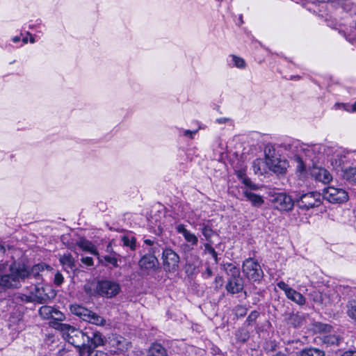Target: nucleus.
I'll return each instance as SVG.
<instances>
[{"label": "nucleus", "mask_w": 356, "mask_h": 356, "mask_svg": "<svg viewBox=\"0 0 356 356\" xmlns=\"http://www.w3.org/2000/svg\"><path fill=\"white\" fill-rule=\"evenodd\" d=\"M29 272L24 266L16 267L15 264L10 266L9 274H0V287L9 289L17 287L20 280L29 277Z\"/></svg>", "instance_id": "f257e3e1"}, {"label": "nucleus", "mask_w": 356, "mask_h": 356, "mask_svg": "<svg viewBox=\"0 0 356 356\" xmlns=\"http://www.w3.org/2000/svg\"><path fill=\"white\" fill-rule=\"evenodd\" d=\"M300 150L306 159L310 160L314 165L324 162L325 157L328 156L332 149L322 144L303 145Z\"/></svg>", "instance_id": "f03ea898"}, {"label": "nucleus", "mask_w": 356, "mask_h": 356, "mask_svg": "<svg viewBox=\"0 0 356 356\" xmlns=\"http://www.w3.org/2000/svg\"><path fill=\"white\" fill-rule=\"evenodd\" d=\"M63 337L68 343L77 348L81 356L83 350H90V347L86 344V342H89L88 332H84L70 325Z\"/></svg>", "instance_id": "7ed1b4c3"}, {"label": "nucleus", "mask_w": 356, "mask_h": 356, "mask_svg": "<svg viewBox=\"0 0 356 356\" xmlns=\"http://www.w3.org/2000/svg\"><path fill=\"white\" fill-rule=\"evenodd\" d=\"M266 164L269 169L277 174H284L287 168V163L282 160L273 146L267 145L264 150Z\"/></svg>", "instance_id": "20e7f679"}, {"label": "nucleus", "mask_w": 356, "mask_h": 356, "mask_svg": "<svg viewBox=\"0 0 356 356\" xmlns=\"http://www.w3.org/2000/svg\"><path fill=\"white\" fill-rule=\"evenodd\" d=\"M70 311L73 314L92 324L99 326L106 324V320L103 317L81 305H72L70 306Z\"/></svg>", "instance_id": "39448f33"}, {"label": "nucleus", "mask_w": 356, "mask_h": 356, "mask_svg": "<svg viewBox=\"0 0 356 356\" xmlns=\"http://www.w3.org/2000/svg\"><path fill=\"white\" fill-rule=\"evenodd\" d=\"M242 270L245 277L252 282H259L264 277L260 264L252 258H248L243 261Z\"/></svg>", "instance_id": "423d86ee"}, {"label": "nucleus", "mask_w": 356, "mask_h": 356, "mask_svg": "<svg viewBox=\"0 0 356 356\" xmlns=\"http://www.w3.org/2000/svg\"><path fill=\"white\" fill-rule=\"evenodd\" d=\"M322 196L324 200L333 204H340L348 200V193L343 188L328 186L323 191Z\"/></svg>", "instance_id": "0eeeda50"}, {"label": "nucleus", "mask_w": 356, "mask_h": 356, "mask_svg": "<svg viewBox=\"0 0 356 356\" xmlns=\"http://www.w3.org/2000/svg\"><path fill=\"white\" fill-rule=\"evenodd\" d=\"M120 285L115 281L102 280L99 281L97 285V293L108 298L116 296L120 291Z\"/></svg>", "instance_id": "6e6552de"}, {"label": "nucleus", "mask_w": 356, "mask_h": 356, "mask_svg": "<svg viewBox=\"0 0 356 356\" xmlns=\"http://www.w3.org/2000/svg\"><path fill=\"white\" fill-rule=\"evenodd\" d=\"M54 292L49 286H35L34 291H32L29 296H26V302H36L38 303H44L50 298L54 297Z\"/></svg>", "instance_id": "1a4fd4ad"}, {"label": "nucleus", "mask_w": 356, "mask_h": 356, "mask_svg": "<svg viewBox=\"0 0 356 356\" xmlns=\"http://www.w3.org/2000/svg\"><path fill=\"white\" fill-rule=\"evenodd\" d=\"M321 204V194L317 192H312L303 194L298 201V207L302 209H309L317 207Z\"/></svg>", "instance_id": "9d476101"}, {"label": "nucleus", "mask_w": 356, "mask_h": 356, "mask_svg": "<svg viewBox=\"0 0 356 356\" xmlns=\"http://www.w3.org/2000/svg\"><path fill=\"white\" fill-rule=\"evenodd\" d=\"M151 253L147 254L139 260L138 265L140 270L148 273L150 270L156 268L159 264L157 258L154 256L156 252V247H154L149 250Z\"/></svg>", "instance_id": "9b49d317"}, {"label": "nucleus", "mask_w": 356, "mask_h": 356, "mask_svg": "<svg viewBox=\"0 0 356 356\" xmlns=\"http://www.w3.org/2000/svg\"><path fill=\"white\" fill-rule=\"evenodd\" d=\"M162 259L165 270L175 271L177 269L179 262V257L172 249H165L163 251Z\"/></svg>", "instance_id": "f8f14e48"}, {"label": "nucleus", "mask_w": 356, "mask_h": 356, "mask_svg": "<svg viewBox=\"0 0 356 356\" xmlns=\"http://www.w3.org/2000/svg\"><path fill=\"white\" fill-rule=\"evenodd\" d=\"M277 286L281 290L284 291V293L288 299L294 302L298 305H303L306 302L305 298L295 289L291 288L287 284L283 281H280L277 284Z\"/></svg>", "instance_id": "ddd939ff"}, {"label": "nucleus", "mask_w": 356, "mask_h": 356, "mask_svg": "<svg viewBox=\"0 0 356 356\" xmlns=\"http://www.w3.org/2000/svg\"><path fill=\"white\" fill-rule=\"evenodd\" d=\"M272 201L275 207L280 211H291L294 206L291 197L284 193L276 194Z\"/></svg>", "instance_id": "4468645a"}, {"label": "nucleus", "mask_w": 356, "mask_h": 356, "mask_svg": "<svg viewBox=\"0 0 356 356\" xmlns=\"http://www.w3.org/2000/svg\"><path fill=\"white\" fill-rule=\"evenodd\" d=\"M310 175L315 180L323 184H328L332 179V176L327 170L316 165H313L310 169Z\"/></svg>", "instance_id": "2eb2a0df"}, {"label": "nucleus", "mask_w": 356, "mask_h": 356, "mask_svg": "<svg viewBox=\"0 0 356 356\" xmlns=\"http://www.w3.org/2000/svg\"><path fill=\"white\" fill-rule=\"evenodd\" d=\"M113 352L121 353L127 351L131 348V343L121 336L113 335L109 341Z\"/></svg>", "instance_id": "dca6fc26"}, {"label": "nucleus", "mask_w": 356, "mask_h": 356, "mask_svg": "<svg viewBox=\"0 0 356 356\" xmlns=\"http://www.w3.org/2000/svg\"><path fill=\"white\" fill-rule=\"evenodd\" d=\"M243 289V280L241 276L230 277L226 285V289L229 293H237Z\"/></svg>", "instance_id": "f3484780"}, {"label": "nucleus", "mask_w": 356, "mask_h": 356, "mask_svg": "<svg viewBox=\"0 0 356 356\" xmlns=\"http://www.w3.org/2000/svg\"><path fill=\"white\" fill-rule=\"evenodd\" d=\"M252 189L250 188H244L243 189V194L245 197L246 200L251 202V204L253 207H260L261 206L264 200L261 195H259L256 193H254L251 191Z\"/></svg>", "instance_id": "a211bd4d"}, {"label": "nucleus", "mask_w": 356, "mask_h": 356, "mask_svg": "<svg viewBox=\"0 0 356 356\" xmlns=\"http://www.w3.org/2000/svg\"><path fill=\"white\" fill-rule=\"evenodd\" d=\"M176 230L178 233L182 234L185 240L192 245H196L197 244V237L194 234L188 231L184 225H178L176 227Z\"/></svg>", "instance_id": "6ab92c4d"}, {"label": "nucleus", "mask_w": 356, "mask_h": 356, "mask_svg": "<svg viewBox=\"0 0 356 356\" xmlns=\"http://www.w3.org/2000/svg\"><path fill=\"white\" fill-rule=\"evenodd\" d=\"M236 175L237 177L241 180L243 184L245 186V188H250L252 189V191H257L259 188V186L254 184L250 179H249L245 174V171L244 170H239L236 172Z\"/></svg>", "instance_id": "aec40b11"}, {"label": "nucleus", "mask_w": 356, "mask_h": 356, "mask_svg": "<svg viewBox=\"0 0 356 356\" xmlns=\"http://www.w3.org/2000/svg\"><path fill=\"white\" fill-rule=\"evenodd\" d=\"M77 245L83 251L88 252L94 255L99 254L95 245L88 240L81 239L77 242Z\"/></svg>", "instance_id": "412c9836"}, {"label": "nucleus", "mask_w": 356, "mask_h": 356, "mask_svg": "<svg viewBox=\"0 0 356 356\" xmlns=\"http://www.w3.org/2000/svg\"><path fill=\"white\" fill-rule=\"evenodd\" d=\"M343 177L352 186H356V168H350L346 170Z\"/></svg>", "instance_id": "4be33fe9"}, {"label": "nucleus", "mask_w": 356, "mask_h": 356, "mask_svg": "<svg viewBox=\"0 0 356 356\" xmlns=\"http://www.w3.org/2000/svg\"><path fill=\"white\" fill-rule=\"evenodd\" d=\"M59 261L64 267L70 269L74 267V259L70 253H65L60 255Z\"/></svg>", "instance_id": "5701e85b"}, {"label": "nucleus", "mask_w": 356, "mask_h": 356, "mask_svg": "<svg viewBox=\"0 0 356 356\" xmlns=\"http://www.w3.org/2000/svg\"><path fill=\"white\" fill-rule=\"evenodd\" d=\"M89 341L95 346H103L104 344V338L99 332H89Z\"/></svg>", "instance_id": "b1692460"}, {"label": "nucleus", "mask_w": 356, "mask_h": 356, "mask_svg": "<svg viewBox=\"0 0 356 356\" xmlns=\"http://www.w3.org/2000/svg\"><path fill=\"white\" fill-rule=\"evenodd\" d=\"M148 356H167L166 350L161 344L155 343L149 349Z\"/></svg>", "instance_id": "393cba45"}, {"label": "nucleus", "mask_w": 356, "mask_h": 356, "mask_svg": "<svg viewBox=\"0 0 356 356\" xmlns=\"http://www.w3.org/2000/svg\"><path fill=\"white\" fill-rule=\"evenodd\" d=\"M45 269L51 270L52 268L44 263L36 264L32 267L31 270H28L29 272V277L33 275V277H36L39 275L40 272H42Z\"/></svg>", "instance_id": "a878e982"}, {"label": "nucleus", "mask_w": 356, "mask_h": 356, "mask_svg": "<svg viewBox=\"0 0 356 356\" xmlns=\"http://www.w3.org/2000/svg\"><path fill=\"white\" fill-rule=\"evenodd\" d=\"M346 314L356 323V300H353L348 302Z\"/></svg>", "instance_id": "bb28decb"}, {"label": "nucleus", "mask_w": 356, "mask_h": 356, "mask_svg": "<svg viewBox=\"0 0 356 356\" xmlns=\"http://www.w3.org/2000/svg\"><path fill=\"white\" fill-rule=\"evenodd\" d=\"M300 356H324V352L318 348H309L302 350Z\"/></svg>", "instance_id": "cd10ccee"}, {"label": "nucleus", "mask_w": 356, "mask_h": 356, "mask_svg": "<svg viewBox=\"0 0 356 356\" xmlns=\"http://www.w3.org/2000/svg\"><path fill=\"white\" fill-rule=\"evenodd\" d=\"M61 321H52L49 322V325L54 329L60 331L63 336L70 325L68 324L62 323H60Z\"/></svg>", "instance_id": "c85d7f7f"}, {"label": "nucleus", "mask_w": 356, "mask_h": 356, "mask_svg": "<svg viewBox=\"0 0 356 356\" xmlns=\"http://www.w3.org/2000/svg\"><path fill=\"white\" fill-rule=\"evenodd\" d=\"M61 321H52L49 322V325L54 329L60 331L63 336L70 325L68 324L62 323H60Z\"/></svg>", "instance_id": "c756f323"}, {"label": "nucleus", "mask_w": 356, "mask_h": 356, "mask_svg": "<svg viewBox=\"0 0 356 356\" xmlns=\"http://www.w3.org/2000/svg\"><path fill=\"white\" fill-rule=\"evenodd\" d=\"M54 308L50 306H42L39 309L40 316L45 319H49L52 316V313L54 312Z\"/></svg>", "instance_id": "7c9ffc66"}, {"label": "nucleus", "mask_w": 356, "mask_h": 356, "mask_svg": "<svg viewBox=\"0 0 356 356\" xmlns=\"http://www.w3.org/2000/svg\"><path fill=\"white\" fill-rule=\"evenodd\" d=\"M121 241L124 246L129 247L131 250H134L136 248V238L134 236H123Z\"/></svg>", "instance_id": "2f4dec72"}, {"label": "nucleus", "mask_w": 356, "mask_h": 356, "mask_svg": "<svg viewBox=\"0 0 356 356\" xmlns=\"http://www.w3.org/2000/svg\"><path fill=\"white\" fill-rule=\"evenodd\" d=\"M229 58H231V60L233 63V66L240 69H243L245 67L246 63L243 58L235 55H231L229 56Z\"/></svg>", "instance_id": "473e14b6"}, {"label": "nucleus", "mask_w": 356, "mask_h": 356, "mask_svg": "<svg viewBox=\"0 0 356 356\" xmlns=\"http://www.w3.org/2000/svg\"><path fill=\"white\" fill-rule=\"evenodd\" d=\"M225 270L227 273V274L231 277H239L240 276V271L238 268H236L234 264H226Z\"/></svg>", "instance_id": "72a5a7b5"}, {"label": "nucleus", "mask_w": 356, "mask_h": 356, "mask_svg": "<svg viewBox=\"0 0 356 356\" xmlns=\"http://www.w3.org/2000/svg\"><path fill=\"white\" fill-rule=\"evenodd\" d=\"M264 163L261 159H257L252 163L253 170L255 174H262Z\"/></svg>", "instance_id": "f704fd0d"}, {"label": "nucleus", "mask_w": 356, "mask_h": 356, "mask_svg": "<svg viewBox=\"0 0 356 356\" xmlns=\"http://www.w3.org/2000/svg\"><path fill=\"white\" fill-rule=\"evenodd\" d=\"M323 341L327 345H337L339 338L335 334H328L323 337Z\"/></svg>", "instance_id": "c9c22d12"}, {"label": "nucleus", "mask_w": 356, "mask_h": 356, "mask_svg": "<svg viewBox=\"0 0 356 356\" xmlns=\"http://www.w3.org/2000/svg\"><path fill=\"white\" fill-rule=\"evenodd\" d=\"M116 256L117 254L115 253L113 255L104 256L102 259H104L106 262L111 264L113 267L117 268L118 267V259Z\"/></svg>", "instance_id": "e433bc0d"}, {"label": "nucleus", "mask_w": 356, "mask_h": 356, "mask_svg": "<svg viewBox=\"0 0 356 356\" xmlns=\"http://www.w3.org/2000/svg\"><path fill=\"white\" fill-rule=\"evenodd\" d=\"M335 3L346 11L350 10L353 6L350 0H336Z\"/></svg>", "instance_id": "4c0bfd02"}, {"label": "nucleus", "mask_w": 356, "mask_h": 356, "mask_svg": "<svg viewBox=\"0 0 356 356\" xmlns=\"http://www.w3.org/2000/svg\"><path fill=\"white\" fill-rule=\"evenodd\" d=\"M204 251L211 254L216 263L218 262V254L210 244L206 243L204 245Z\"/></svg>", "instance_id": "58836bf2"}, {"label": "nucleus", "mask_w": 356, "mask_h": 356, "mask_svg": "<svg viewBox=\"0 0 356 356\" xmlns=\"http://www.w3.org/2000/svg\"><path fill=\"white\" fill-rule=\"evenodd\" d=\"M202 233L207 241H209L213 235V231L209 226L207 225H203L202 228Z\"/></svg>", "instance_id": "ea45409f"}, {"label": "nucleus", "mask_w": 356, "mask_h": 356, "mask_svg": "<svg viewBox=\"0 0 356 356\" xmlns=\"http://www.w3.org/2000/svg\"><path fill=\"white\" fill-rule=\"evenodd\" d=\"M303 156L300 154H298L295 156V159L297 161V169L298 171L302 172L305 170V166L304 162L302 161Z\"/></svg>", "instance_id": "a19ab883"}, {"label": "nucleus", "mask_w": 356, "mask_h": 356, "mask_svg": "<svg viewBox=\"0 0 356 356\" xmlns=\"http://www.w3.org/2000/svg\"><path fill=\"white\" fill-rule=\"evenodd\" d=\"M53 321H64V314L56 309H54L51 318Z\"/></svg>", "instance_id": "79ce46f5"}, {"label": "nucleus", "mask_w": 356, "mask_h": 356, "mask_svg": "<svg viewBox=\"0 0 356 356\" xmlns=\"http://www.w3.org/2000/svg\"><path fill=\"white\" fill-rule=\"evenodd\" d=\"M63 280L64 278L63 275L60 273L57 272L54 275V283L57 286H60L63 284Z\"/></svg>", "instance_id": "37998d69"}, {"label": "nucleus", "mask_w": 356, "mask_h": 356, "mask_svg": "<svg viewBox=\"0 0 356 356\" xmlns=\"http://www.w3.org/2000/svg\"><path fill=\"white\" fill-rule=\"evenodd\" d=\"M88 356H108L107 353L101 350L90 351Z\"/></svg>", "instance_id": "c03bdc74"}, {"label": "nucleus", "mask_w": 356, "mask_h": 356, "mask_svg": "<svg viewBox=\"0 0 356 356\" xmlns=\"http://www.w3.org/2000/svg\"><path fill=\"white\" fill-rule=\"evenodd\" d=\"M258 316V314L256 312H252L247 318V322L250 325L251 323L254 322Z\"/></svg>", "instance_id": "a18cd8bd"}, {"label": "nucleus", "mask_w": 356, "mask_h": 356, "mask_svg": "<svg viewBox=\"0 0 356 356\" xmlns=\"http://www.w3.org/2000/svg\"><path fill=\"white\" fill-rule=\"evenodd\" d=\"M81 261L87 265V266H92L93 265V260H92V257H83L81 259Z\"/></svg>", "instance_id": "49530a36"}, {"label": "nucleus", "mask_w": 356, "mask_h": 356, "mask_svg": "<svg viewBox=\"0 0 356 356\" xmlns=\"http://www.w3.org/2000/svg\"><path fill=\"white\" fill-rule=\"evenodd\" d=\"M223 279L221 276H216L215 278L216 288L218 289L222 286Z\"/></svg>", "instance_id": "de8ad7c7"}, {"label": "nucleus", "mask_w": 356, "mask_h": 356, "mask_svg": "<svg viewBox=\"0 0 356 356\" xmlns=\"http://www.w3.org/2000/svg\"><path fill=\"white\" fill-rule=\"evenodd\" d=\"M317 326L318 327V330L322 332H327L330 328V326H329L328 325L322 323H318Z\"/></svg>", "instance_id": "09e8293b"}, {"label": "nucleus", "mask_w": 356, "mask_h": 356, "mask_svg": "<svg viewBox=\"0 0 356 356\" xmlns=\"http://www.w3.org/2000/svg\"><path fill=\"white\" fill-rule=\"evenodd\" d=\"M213 275L212 270L209 267H207L205 271L203 273V276L205 278H210Z\"/></svg>", "instance_id": "8fccbe9b"}, {"label": "nucleus", "mask_w": 356, "mask_h": 356, "mask_svg": "<svg viewBox=\"0 0 356 356\" xmlns=\"http://www.w3.org/2000/svg\"><path fill=\"white\" fill-rule=\"evenodd\" d=\"M197 132V130H195V131H191L190 130H185L184 133V135L185 136H187V137H189L191 138H193V134H196Z\"/></svg>", "instance_id": "3c124183"}, {"label": "nucleus", "mask_w": 356, "mask_h": 356, "mask_svg": "<svg viewBox=\"0 0 356 356\" xmlns=\"http://www.w3.org/2000/svg\"><path fill=\"white\" fill-rule=\"evenodd\" d=\"M284 147H285L286 149L293 150V148L298 147V144L297 143L289 144V145H286Z\"/></svg>", "instance_id": "603ef678"}, {"label": "nucleus", "mask_w": 356, "mask_h": 356, "mask_svg": "<svg viewBox=\"0 0 356 356\" xmlns=\"http://www.w3.org/2000/svg\"><path fill=\"white\" fill-rule=\"evenodd\" d=\"M341 356H356V351H346Z\"/></svg>", "instance_id": "864d4df0"}, {"label": "nucleus", "mask_w": 356, "mask_h": 356, "mask_svg": "<svg viewBox=\"0 0 356 356\" xmlns=\"http://www.w3.org/2000/svg\"><path fill=\"white\" fill-rule=\"evenodd\" d=\"M341 161L339 160V161L335 160V163L334 162L333 159L331 160V164L334 167V168H338L341 165Z\"/></svg>", "instance_id": "5fc2aeb1"}, {"label": "nucleus", "mask_w": 356, "mask_h": 356, "mask_svg": "<svg viewBox=\"0 0 356 356\" xmlns=\"http://www.w3.org/2000/svg\"><path fill=\"white\" fill-rule=\"evenodd\" d=\"M8 264L6 262H1L0 263V272H3L6 270Z\"/></svg>", "instance_id": "6e6d98bb"}, {"label": "nucleus", "mask_w": 356, "mask_h": 356, "mask_svg": "<svg viewBox=\"0 0 356 356\" xmlns=\"http://www.w3.org/2000/svg\"><path fill=\"white\" fill-rule=\"evenodd\" d=\"M144 242H145V244H147L148 245L153 246V248L155 247L154 246V242L153 241L150 240V239H145L144 241Z\"/></svg>", "instance_id": "4d7b16f0"}, {"label": "nucleus", "mask_w": 356, "mask_h": 356, "mask_svg": "<svg viewBox=\"0 0 356 356\" xmlns=\"http://www.w3.org/2000/svg\"><path fill=\"white\" fill-rule=\"evenodd\" d=\"M227 121H228V119H227V118H225L217 119V122H218L219 124L225 123V122H227Z\"/></svg>", "instance_id": "13d9d810"}, {"label": "nucleus", "mask_w": 356, "mask_h": 356, "mask_svg": "<svg viewBox=\"0 0 356 356\" xmlns=\"http://www.w3.org/2000/svg\"><path fill=\"white\" fill-rule=\"evenodd\" d=\"M26 296H28L27 295L22 294L18 296L19 298H20L22 301H26Z\"/></svg>", "instance_id": "bf43d9fd"}, {"label": "nucleus", "mask_w": 356, "mask_h": 356, "mask_svg": "<svg viewBox=\"0 0 356 356\" xmlns=\"http://www.w3.org/2000/svg\"><path fill=\"white\" fill-rule=\"evenodd\" d=\"M13 41L14 42H19V37H17H17H15V38H13Z\"/></svg>", "instance_id": "052dcab7"}, {"label": "nucleus", "mask_w": 356, "mask_h": 356, "mask_svg": "<svg viewBox=\"0 0 356 356\" xmlns=\"http://www.w3.org/2000/svg\"><path fill=\"white\" fill-rule=\"evenodd\" d=\"M352 109L353 111L356 112V102L353 104Z\"/></svg>", "instance_id": "680f3d73"}, {"label": "nucleus", "mask_w": 356, "mask_h": 356, "mask_svg": "<svg viewBox=\"0 0 356 356\" xmlns=\"http://www.w3.org/2000/svg\"><path fill=\"white\" fill-rule=\"evenodd\" d=\"M0 251L5 252V248L1 244H0Z\"/></svg>", "instance_id": "e2e57ef3"}, {"label": "nucleus", "mask_w": 356, "mask_h": 356, "mask_svg": "<svg viewBox=\"0 0 356 356\" xmlns=\"http://www.w3.org/2000/svg\"><path fill=\"white\" fill-rule=\"evenodd\" d=\"M274 356H286V355L285 354H283V353H277V354H276L275 355H274Z\"/></svg>", "instance_id": "0e129e2a"}, {"label": "nucleus", "mask_w": 356, "mask_h": 356, "mask_svg": "<svg viewBox=\"0 0 356 356\" xmlns=\"http://www.w3.org/2000/svg\"><path fill=\"white\" fill-rule=\"evenodd\" d=\"M23 42H24V43H26L28 42L27 38H23Z\"/></svg>", "instance_id": "69168bd1"}, {"label": "nucleus", "mask_w": 356, "mask_h": 356, "mask_svg": "<svg viewBox=\"0 0 356 356\" xmlns=\"http://www.w3.org/2000/svg\"><path fill=\"white\" fill-rule=\"evenodd\" d=\"M30 42H31V43H34V42H35V40H34V38L31 37V40H30Z\"/></svg>", "instance_id": "338daca9"}]
</instances>
